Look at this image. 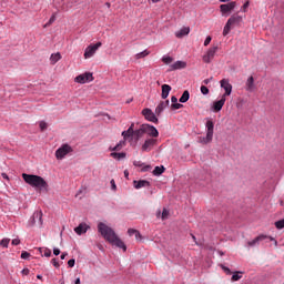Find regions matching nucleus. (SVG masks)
Instances as JSON below:
<instances>
[{"label":"nucleus","instance_id":"obj_29","mask_svg":"<svg viewBox=\"0 0 284 284\" xmlns=\"http://www.w3.org/2000/svg\"><path fill=\"white\" fill-rule=\"evenodd\" d=\"M128 234L129 236H135L136 241L141 239V233L138 230L129 229Z\"/></svg>","mask_w":284,"mask_h":284},{"label":"nucleus","instance_id":"obj_36","mask_svg":"<svg viewBox=\"0 0 284 284\" xmlns=\"http://www.w3.org/2000/svg\"><path fill=\"white\" fill-rule=\"evenodd\" d=\"M275 227L277 230H283L284 229V219L275 222Z\"/></svg>","mask_w":284,"mask_h":284},{"label":"nucleus","instance_id":"obj_15","mask_svg":"<svg viewBox=\"0 0 284 284\" xmlns=\"http://www.w3.org/2000/svg\"><path fill=\"white\" fill-rule=\"evenodd\" d=\"M88 230H90V226L85 223H80L75 229L74 232L75 234H79V236H81V234H85V232H88Z\"/></svg>","mask_w":284,"mask_h":284},{"label":"nucleus","instance_id":"obj_44","mask_svg":"<svg viewBox=\"0 0 284 284\" xmlns=\"http://www.w3.org/2000/svg\"><path fill=\"white\" fill-rule=\"evenodd\" d=\"M30 257V253L28 251H22L21 253V258H23L24 261H27V258Z\"/></svg>","mask_w":284,"mask_h":284},{"label":"nucleus","instance_id":"obj_38","mask_svg":"<svg viewBox=\"0 0 284 284\" xmlns=\"http://www.w3.org/2000/svg\"><path fill=\"white\" fill-rule=\"evenodd\" d=\"M162 61H163V63H165V65H170V63H172V61H174V59H172V57H163Z\"/></svg>","mask_w":284,"mask_h":284},{"label":"nucleus","instance_id":"obj_26","mask_svg":"<svg viewBox=\"0 0 284 284\" xmlns=\"http://www.w3.org/2000/svg\"><path fill=\"white\" fill-rule=\"evenodd\" d=\"M246 90L248 92H252V90H254V77H250L246 81Z\"/></svg>","mask_w":284,"mask_h":284},{"label":"nucleus","instance_id":"obj_58","mask_svg":"<svg viewBox=\"0 0 284 284\" xmlns=\"http://www.w3.org/2000/svg\"><path fill=\"white\" fill-rule=\"evenodd\" d=\"M242 8H243V10H245L246 8H250V2L248 1L245 2Z\"/></svg>","mask_w":284,"mask_h":284},{"label":"nucleus","instance_id":"obj_62","mask_svg":"<svg viewBox=\"0 0 284 284\" xmlns=\"http://www.w3.org/2000/svg\"><path fill=\"white\" fill-rule=\"evenodd\" d=\"M271 241H274L275 245H278V242H276V240H274V237H270Z\"/></svg>","mask_w":284,"mask_h":284},{"label":"nucleus","instance_id":"obj_51","mask_svg":"<svg viewBox=\"0 0 284 284\" xmlns=\"http://www.w3.org/2000/svg\"><path fill=\"white\" fill-rule=\"evenodd\" d=\"M21 274H23V276H28V274H30V270L29 268H23Z\"/></svg>","mask_w":284,"mask_h":284},{"label":"nucleus","instance_id":"obj_20","mask_svg":"<svg viewBox=\"0 0 284 284\" xmlns=\"http://www.w3.org/2000/svg\"><path fill=\"white\" fill-rule=\"evenodd\" d=\"M32 219H33V223H37V220H38L39 225H43V212L41 211L34 212Z\"/></svg>","mask_w":284,"mask_h":284},{"label":"nucleus","instance_id":"obj_5","mask_svg":"<svg viewBox=\"0 0 284 284\" xmlns=\"http://www.w3.org/2000/svg\"><path fill=\"white\" fill-rule=\"evenodd\" d=\"M216 52H219V47H211L203 55L202 61H204V63H212L214 57H216Z\"/></svg>","mask_w":284,"mask_h":284},{"label":"nucleus","instance_id":"obj_22","mask_svg":"<svg viewBox=\"0 0 284 284\" xmlns=\"http://www.w3.org/2000/svg\"><path fill=\"white\" fill-rule=\"evenodd\" d=\"M186 67H187V63L183 61H176L171 65V70H183V68H186Z\"/></svg>","mask_w":284,"mask_h":284},{"label":"nucleus","instance_id":"obj_60","mask_svg":"<svg viewBox=\"0 0 284 284\" xmlns=\"http://www.w3.org/2000/svg\"><path fill=\"white\" fill-rule=\"evenodd\" d=\"M191 236H192V239H193L195 245H199V242L196 241V236H194V234H191Z\"/></svg>","mask_w":284,"mask_h":284},{"label":"nucleus","instance_id":"obj_3","mask_svg":"<svg viewBox=\"0 0 284 284\" xmlns=\"http://www.w3.org/2000/svg\"><path fill=\"white\" fill-rule=\"evenodd\" d=\"M212 139H214V122L212 120L206 121V136H200L199 143L203 145H207V143H212Z\"/></svg>","mask_w":284,"mask_h":284},{"label":"nucleus","instance_id":"obj_6","mask_svg":"<svg viewBox=\"0 0 284 284\" xmlns=\"http://www.w3.org/2000/svg\"><path fill=\"white\" fill-rule=\"evenodd\" d=\"M102 43L98 42L95 44H90L89 47H87L85 51H84V59H92V57H94V54H97V50H99L101 48Z\"/></svg>","mask_w":284,"mask_h":284},{"label":"nucleus","instance_id":"obj_59","mask_svg":"<svg viewBox=\"0 0 284 284\" xmlns=\"http://www.w3.org/2000/svg\"><path fill=\"white\" fill-rule=\"evenodd\" d=\"M65 256H68V253H62L60 256L61 261H64Z\"/></svg>","mask_w":284,"mask_h":284},{"label":"nucleus","instance_id":"obj_7","mask_svg":"<svg viewBox=\"0 0 284 284\" xmlns=\"http://www.w3.org/2000/svg\"><path fill=\"white\" fill-rule=\"evenodd\" d=\"M91 81H94V77L91 72L82 73L78 77H75V83H90Z\"/></svg>","mask_w":284,"mask_h":284},{"label":"nucleus","instance_id":"obj_1","mask_svg":"<svg viewBox=\"0 0 284 284\" xmlns=\"http://www.w3.org/2000/svg\"><path fill=\"white\" fill-rule=\"evenodd\" d=\"M98 232H100L101 236H103L106 240V242L110 243L111 245L120 247V250H123V252L128 251V246H125L123 240L119 239L116 232H114L113 229L108 226L105 223L100 222L98 224Z\"/></svg>","mask_w":284,"mask_h":284},{"label":"nucleus","instance_id":"obj_56","mask_svg":"<svg viewBox=\"0 0 284 284\" xmlns=\"http://www.w3.org/2000/svg\"><path fill=\"white\" fill-rule=\"evenodd\" d=\"M171 102H172V104L178 103V102H179V99L173 95V97L171 98Z\"/></svg>","mask_w":284,"mask_h":284},{"label":"nucleus","instance_id":"obj_24","mask_svg":"<svg viewBox=\"0 0 284 284\" xmlns=\"http://www.w3.org/2000/svg\"><path fill=\"white\" fill-rule=\"evenodd\" d=\"M134 129L129 128L126 131L122 132V136L124 139V141H128V139H130V136H134Z\"/></svg>","mask_w":284,"mask_h":284},{"label":"nucleus","instance_id":"obj_50","mask_svg":"<svg viewBox=\"0 0 284 284\" xmlns=\"http://www.w3.org/2000/svg\"><path fill=\"white\" fill-rule=\"evenodd\" d=\"M74 263H75L74 258L69 260L68 261L69 267H74Z\"/></svg>","mask_w":284,"mask_h":284},{"label":"nucleus","instance_id":"obj_21","mask_svg":"<svg viewBox=\"0 0 284 284\" xmlns=\"http://www.w3.org/2000/svg\"><path fill=\"white\" fill-rule=\"evenodd\" d=\"M170 92H172V87H170L169 84H163L161 93L162 99H166L168 97H170Z\"/></svg>","mask_w":284,"mask_h":284},{"label":"nucleus","instance_id":"obj_53","mask_svg":"<svg viewBox=\"0 0 284 284\" xmlns=\"http://www.w3.org/2000/svg\"><path fill=\"white\" fill-rule=\"evenodd\" d=\"M53 254H54V256H59V254H61V250L53 248Z\"/></svg>","mask_w":284,"mask_h":284},{"label":"nucleus","instance_id":"obj_23","mask_svg":"<svg viewBox=\"0 0 284 284\" xmlns=\"http://www.w3.org/2000/svg\"><path fill=\"white\" fill-rule=\"evenodd\" d=\"M143 134H145V126H144V124H142L140 126V129L135 130L133 136H135V141H139V139H141V136H143Z\"/></svg>","mask_w":284,"mask_h":284},{"label":"nucleus","instance_id":"obj_12","mask_svg":"<svg viewBox=\"0 0 284 284\" xmlns=\"http://www.w3.org/2000/svg\"><path fill=\"white\" fill-rule=\"evenodd\" d=\"M234 8H236L235 1L220 6V10H221L222 14H227V12H232V10H234Z\"/></svg>","mask_w":284,"mask_h":284},{"label":"nucleus","instance_id":"obj_32","mask_svg":"<svg viewBox=\"0 0 284 284\" xmlns=\"http://www.w3.org/2000/svg\"><path fill=\"white\" fill-rule=\"evenodd\" d=\"M125 145V141L119 142L114 148H110L111 152H119L123 150V146Z\"/></svg>","mask_w":284,"mask_h":284},{"label":"nucleus","instance_id":"obj_57","mask_svg":"<svg viewBox=\"0 0 284 284\" xmlns=\"http://www.w3.org/2000/svg\"><path fill=\"white\" fill-rule=\"evenodd\" d=\"M1 176H2V179H6L7 181H10V178L8 176V174L2 173Z\"/></svg>","mask_w":284,"mask_h":284},{"label":"nucleus","instance_id":"obj_28","mask_svg":"<svg viewBox=\"0 0 284 284\" xmlns=\"http://www.w3.org/2000/svg\"><path fill=\"white\" fill-rule=\"evenodd\" d=\"M241 278H243V272L236 271L233 273L231 281L234 283L236 281H241Z\"/></svg>","mask_w":284,"mask_h":284},{"label":"nucleus","instance_id":"obj_64","mask_svg":"<svg viewBox=\"0 0 284 284\" xmlns=\"http://www.w3.org/2000/svg\"><path fill=\"white\" fill-rule=\"evenodd\" d=\"M129 172L128 171H124V176H129Z\"/></svg>","mask_w":284,"mask_h":284},{"label":"nucleus","instance_id":"obj_27","mask_svg":"<svg viewBox=\"0 0 284 284\" xmlns=\"http://www.w3.org/2000/svg\"><path fill=\"white\" fill-rule=\"evenodd\" d=\"M51 64L54 65L58 61H61V53L57 52L50 57Z\"/></svg>","mask_w":284,"mask_h":284},{"label":"nucleus","instance_id":"obj_19","mask_svg":"<svg viewBox=\"0 0 284 284\" xmlns=\"http://www.w3.org/2000/svg\"><path fill=\"white\" fill-rule=\"evenodd\" d=\"M190 34V27H184L180 31L175 32V37L178 39H183V37H187Z\"/></svg>","mask_w":284,"mask_h":284},{"label":"nucleus","instance_id":"obj_45","mask_svg":"<svg viewBox=\"0 0 284 284\" xmlns=\"http://www.w3.org/2000/svg\"><path fill=\"white\" fill-rule=\"evenodd\" d=\"M201 92H202V94H210V89H207V87H205V85H202Z\"/></svg>","mask_w":284,"mask_h":284},{"label":"nucleus","instance_id":"obj_40","mask_svg":"<svg viewBox=\"0 0 284 284\" xmlns=\"http://www.w3.org/2000/svg\"><path fill=\"white\" fill-rule=\"evenodd\" d=\"M221 270H223V272H225V274H227L229 276L232 274V271L230 270V267L220 264Z\"/></svg>","mask_w":284,"mask_h":284},{"label":"nucleus","instance_id":"obj_39","mask_svg":"<svg viewBox=\"0 0 284 284\" xmlns=\"http://www.w3.org/2000/svg\"><path fill=\"white\" fill-rule=\"evenodd\" d=\"M168 216H170V211H168V209H163L162 215H161L162 221H165Z\"/></svg>","mask_w":284,"mask_h":284},{"label":"nucleus","instance_id":"obj_13","mask_svg":"<svg viewBox=\"0 0 284 284\" xmlns=\"http://www.w3.org/2000/svg\"><path fill=\"white\" fill-rule=\"evenodd\" d=\"M265 239H267V235H258L254 240L248 241L247 246L248 247H256L257 245H260L261 242L265 241Z\"/></svg>","mask_w":284,"mask_h":284},{"label":"nucleus","instance_id":"obj_10","mask_svg":"<svg viewBox=\"0 0 284 284\" xmlns=\"http://www.w3.org/2000/svg\"><path fill=\"white\" fill-rule=\"evenodd\" d=\"M144 133L153 139L159 138V130H156L154 125L144 124Z\"/></svg>","mask_w":284,"mask_h":284},{"label":"nucleus","instance_id":"obj_31","mask_svg":"<svg viewBox=\"0 0 284 284\" xmlns=\"http://www.w3.org/2000/svg\"><path fill=\"white\" fill-rule=\"evenodd\" d=\"M165 172V166H155L153 170V175L154 176H161Z\"/></svg>","mask_w":284,"mask_h":284},{"label":"nucleus","instance_id":"obj_47","mask_svg":"<svg viewBox=\"0 0 284 284\" xmlns=\"http://www.w3.org/2000/svg\"><path fill=\"white\" fill-rule=\"evenodd\" d=\"M51 263H52L53 267H60L59 261L57 258H52Z\"/></svg>","mask_w":284,"mask_h":284},{"label":"nucleus","instance_id":"obj_18","mask_svg":"<svg viewBox=\"0 0 284 284\" xmlns=\"http://www.w3.org/2000/svg\"><path fill=\"white\" fill-rule=\"evenodd\" d=\"M241 21H243V18L239 14H234L227 20L229 24H232V26H239Z\"/></svg>","mask_w":284,"mask_h":284},{"label":"nucleus","instance_id":"obj_48","mask_svg":"<svg viewBox=\"0 0 284 284\" xmlns=\"http://www.w3.org/2000/svg\"><path fill=\"white\" fill-rule=\"evenodd\" d=\"M150 170H152L151 165H144L141 170V172H150Z\"/></svg>","mask_w":284,"mask_h":284},{"label":"nucleus","instance_id":"obj_17","mask_svg":"<svg viewBox=\"0 0 284 284\" xmlns=\"http://www.w3.org/2000/svg\"><path fill=\"white\" fill-rule=\"evenodd\" d=\"M135 190H141V187H150V182L148 180L133 181Z\"/></svg>","mask_w":284,"mask_h":284},{"label":"nucleus","instance_id":"obj_14","mask_svg":"<svg viewBox=\"0 0 284 284\" xmlns=\"http://www.w3.org/2000/svg\"><path fill=\"white\" fill-rule=\"evenodd\" d=\"M226 98L222 95V98L219 101H215L213 103V110L214 112H221L223 110V105H225Z\"/></svg>","mask_w":284,"mask_h":284},{"label":"nucleus","instance_id":"obj_16","mask_svg":"<svg viewBox=\"0 0 284 284\" xmlns=\"http://www.w3.org/2000/svg\"><path fill=\"white\" fill-rule=\"evenodd\" d=\"M168 105H170V100L161 101L155 108V114H158V116L161 115V112H163Z\"/></svg>","mask_w":284,"mask_h":284},{"label":"nucleus","instance_id":"obj_37","mask_svg":"<svg viewBox=\"0 0 284 284\" xmlns=\"http://www.w3.org/2000/svg\"><path fill=\"white\" fill-rule=\"evenodd\" d=\"M0 245L1 247H8V245H10V239H2Z\"/></svg>","mask_w":284,"mask_h":284},{"label":"nucleus","instance_id":"obj_4","mask_svg":"<svg viewBox=\"0 0 284 284\" xmlns=\"http://www.w3.org/2000/svg\"><path fill=\"white\" fill-rule=\"evenodd\" d=\"M70 152H72V146H70L69 144H63L55 151V158L58 159V161H61L65 159V156H68Z\"/></svg>","mask_w":284,"mask_h":284},{"label":"nucleus","instance_id":"obj_9","mask_svg":"<svg viewBox=\"0 0 284 284\" xmlns=\"http://www.w3.org/2000/svg\"><path fill=\"white\" fill-rule=\"evenodd\" d=\"M142 114L144 115V119H146V121H150L151 123H159V118H156V114L152 112V109H144L142 111Z\"/></svg>","mask_w":284,"mask_h":284},{"label":"nucleus","instance_id":"obj_54","mask_svg":"<svg viewBox=\"0 0 284 284\" xmlns=\"http://www.w3.org/2000/svg\"><path fill=\"white\" fill-rule=\"evenodd\" d=\"M212 79H214L213 77L209 78V79H205L203 81L204 85H209V83L212 81Z\"/></svg>","mask_w":284,"mask_h":284},{"label":"nucleus","instance_id":"obj_8","mask_svg":"<svg viewBox=\"0 0 284 284\" xmlns=\"http://www.w3.org/2000/svg\"><path fill=\"white\" fill-rule=\"evenodd\" d=\"M220 85L225 91L222 97L226 98L230 97V94H232V84L230 83L229 79H222L220 81Z\"/></svg>","mask_w":284,"mask_h":284},{"label":"nucleus","instance_id":"obj_2","mask_svg":"<svg viewBox=\"0 0 284 284\" xmlns=\"http://www.w3.org/2000/svg\"><path fill=\"white\" fill-rule=\"evenodd\" d=\"M22 179L24 183L31 185V187H36L38 190H48V182L39 175L23 173Z\"/></svg>","mask_w":284,"mask_h":284},{"label":"nucleus","instance_id":"obj_49","mask_svg":"<svg viewBox=\"0 0 284 284\" xmlns=\"http://www.w3.org/2000/svg\"><path fill=\"white\" fill-rule=\"evenodd\" d=\"M133 165H134L135 168H143V162H141V161H134V162H133Z\"/></svg>","mask_w":284,"mask_h":284},{"label":"nucleus","instance_id":"obj_61","mask_svg":"<svg viewBox=\"0 0 284 284\" xmlns=\"http://www.w3.org/2000/svg\"><path fill=\"white\" fill-rule=\"evenodd\" d=\"M75 284H81V278L78 277V278L75 280Z\"/></svg>","mask_w":284,"mask_h":284},{"label":"nucleus","instance_id":"obj_34","mask_svg":"<svg viewBox=\"0 0 284 284\" xmlns=\"http://www.w3.org/2000/svg\"><path fill=\"white\" fill-rule=\"evenodd\" d=\"M150 54V51L144 50L138 54H135V59H145V57H148Z\"/></svg>","mask_w":284,"mask_h":284},{"label":"nucleus","instance_id":"obj_35","mask_svg":"<svg viewBox=\"0 0 284 284\" xmlns=\"http://www.w3.org/2000/svg\"><path fill=\"white\" fill-rule=\"evenodd\" d=\"M54 21H57V13H53V14L51 16V18L49 19V21L44 24V28H48V27L52 26V23H53Z\"/></svg>","mask_w":284,"mask_h":284},{"label":"nucleus","instance_id":"obj_46","mask_svg":"<svg viewBox=\"0 0 284 284\" xmlns=\"http://www.w3.org/2000/svg\"><path fill=\"white\" fill-rule=\"evenodd\" d=\"M210 43H212V37L207 36L204 41V45L207 47V45H210Z\"/></svg>","mask_w":284,"mask_h":284},{"label":"nucleus","instance_id":"obj_42","mask_svg":"<svg viewBox=\"0 0 284 284\" xmlns=\"http://www.w3.org/2000/svg\"><path fill=\"white\" fill-rule=\"evenodd\" d=\"M41 132L48 130V123L45 121H40L39 123Z\"/></svg>","mask_w":284,"mask_h":284},{"label":"nucleus","instance_id":"obj_30","mask_svg":"<svg viewBox=\"0 0 284 284\" xmlns=\"http://www.w3.org/2000/svg\"><path fill=\"white\" fill-rule=\"evenodd\" d=\"M190 101V91L185 90L180 98V103H187Z\"/></svg>","mask_w":284,"mask_h":284},{"label":"nucleus","instance_id":"obj_33","mask_svg":"<svg viewBox=\"0 0 284 284\" xmlns=\"http://www.w3.org/2000/svg\"><path fill=\"white\" fill-rule=\"evenodd\" d=\"M232 30V24L227 21L224 29H223V37H227L230 34V31Z\"/></svg>","mask_w":284,"mask_h":284},{"label":"nucleus","instance_id":"obj_43","mask_svg":"<svg viewBox=\"0 0 284 284\" xmlns=\"http://www.w3.org/2000/svg\"><path fill=\"white\" fill-rule=\"evenodd\" d=\"M171 108H172L173 110H181V108H183V104L175 102V103H173V104L171 105Z\"/></svg>","mask_w":284,"mask_h":284},{"label":"nucleus","instance_id":"obj_55","mask_svg":"<svg viewBox=\"0 0 284 284\" xmlns=\"http://www.w3.org/2000/svg\"><path fill=\"white\" fill-rule=\"evenodd\" d=\"M111 190H116V183L114 180H111Z\"/></svg>","mask_w":284,"mask_h":284},{"label":"nucleus","instance_id":"obj_41","mask_svg":"<svg viewBox=\"0 0 284 284\" xmlns=\"http://www.w3.org/2000/svg\"><path fill=\"white\" fill-rule=\"evenodd\" d=\"M43 256L50 258V256H52V251L50 248H43Z\"/></svg>","mask_w":284,"mask_h":284},{"label":"nucleus","instance_id":"obj_11","mask_svg":"<svg viewBox=\"0 0 284 284\" xmlns=\"http://www.w3.org/2000/svg\"><path fill=\"white\" fill-rule=\"evenodd\" d=\"M154 145H156V139L151 138L145 140L142 145V152H150Z\"/></svg>","mask_w":284,"mask_h":284},{"label":"nucleus","instance_id":"obj_63","mask_svg":"<svg viewBox=\"0 0 284 284\" xmlns=\"http://www.w3.org/2000/svg\"><path fill=\"white\" fill-rule=\"evenodd\" d=\"M37 278H39V281H43V276L41 275H37Z\"/></svg>","mask_w":284,"mask_h":284},{"label":"nucleus","instance_id":"obj_25","mask_svg":"<svg viewBox=\"0 0 284 284\" xmlns=\"http://www.w3.org/2000/svg\"><path fill=\"white\" fill-rule=\"evenodd\" d=\"M110 156H111L112 159H115V161H121V159H125L126 153H125V152H121V153L112 152V153L110 154Z\"/></svg>","mask_w":284,"mask_h":284},{"label":"nucleus","instance_id":"obj_52","mask_svg":"<svg viewBox=\"0 0 284 284\" xmlns=\"http://www.w3.org/2000/svg\"><path fill=\"white\" fill-rule=\"evenodd\" d=\"M11 243H12V245H19L21 243V240L14 239V240H12Z\"/></svg>","mask_w":284,"mask_h":284}]
</instances>
